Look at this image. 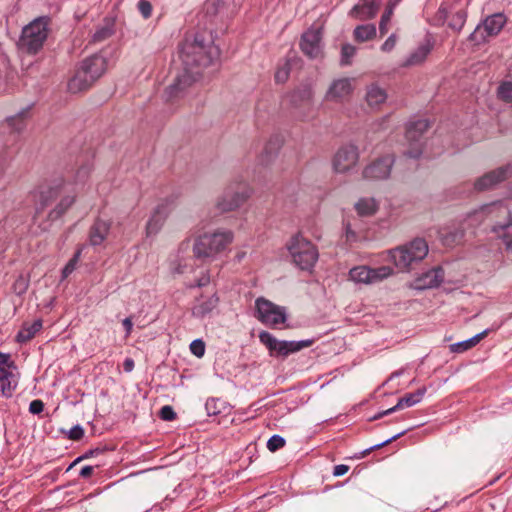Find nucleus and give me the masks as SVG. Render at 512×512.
<instances>
[{
    "mask_svg": "<svg viewBox=\"0 0 512 512\" xmlns=\"http://www.w3.org/2000/svg\"><path fill=\"white\" fill-rule=\"evenodd\" d=\"M84 435V429L80 425H75L69 430V438L72 440H80Z\"/></svg>",
    "mask_w": 512,
    "mask_h": 512,
    "instance_id": "nucleus-49",
    "label": "nucleus"
},
{
    "mask_svg": "<svg viewBox=\"0 0 512 512\" xmlns=\"http://www.w3.org/2000/svg\"><path fill=\"white\" fill-rule=\"evenodd\" d=\"M234 234L230 230L218 229L204 232L195 237L193 254L196 258H214L225 251L233 242Z\"/></svg>",
    "mask_w": 512,
    "mask_h": 512,
    "instance_id": "nucleus-4",
    "label": "nucleus"
},
{
    "mask_svg": "<svg viewBox=\"0 0 512 512\" xmlns=\"http://www.w3.org/2000/svg\"><path fill=\"white\" fill-rule=\"evenodd\" d=\"M27 288L28 280L23 276H19L13 284V290L18 295L25 293Z\"/></svg>",
    "mask_w": 512,
    "mask_h": 512,
    "instance_id": "nucleus-43",
    "label": "nucleus"
},
{
    "mask_svg": "<svg viewBox=\"0 0 512 512\" xmlns=\"http://www.w3.org/2000/svg\"><path fill=\"white\" fill-rule=\"evenodd\" d=\"M512 174L510 166L500 167L494 171L488 172L475 182V188L479 191L489 189L497 183L505 180Z\"/></svg>",
    "mask_w": 512,
    "mask_h": 512,
    "instance_id": "nucleus-22",
    "label": "nucleus"
},
{
    "mask_svg": "<svg viewBox=\"0 0 512 512\" xmlns=\"http://www.w3.org/2000/svg\"><path fill=\"white\" fill-rule=\"evenodd\" d=\"M292 262L302 270H310L318 260L317 247L301 234H296L287 243Z\"/></svg>",
    "mask_w": 512,
    "mask_h": 512,
    "instance_id": "nucleus-6",
    "label": "nucleus"
},
{
    "mask_svg": "<svg viewBox=\"0 0 512 512\" xmlns=\"http://www.w3.org/2000/svg\"><path fill=\"white\" fill-rule=\"evenodd\" d=\"M393 164L394 157L385 155L365 166L362 176L364 179L372 181L387 179L390 176Z\"/></svg>",
    "mask_w": 512,
    "mask_h": 512,
    "instance_id": "nucleus-16",
    "label": "nucleus"
},
{
    "mask_svg": "<svg viewBox=\"0 0 512 512\" xmlns=\"http://www.w3.org/2000/svg\"><path fill=\"white\" fill-rule=\"evenodd\" d=\"M122 324L126 330V336H129L131 334V331H132V327H133V323H132V320L130 317H127L125 318L123 321H122Z\"/></svg>",
    "mask_w": 512,
    "mask_h": 512,
    "instance_id": "nucleus-54",
    "label": "nucleus"
},
{
    "mask_svg": "<svg viewBox=\"0 0 512 512\" xmlns=\"http://www.w3.org/2000/svg\"><path fill=\"white\" fill-rule=\"evenodd\" d=\"M259 340L269 350L270 356L283 358L287 357L292 353H296L302 350L303 348L309 347L313 343L312 340H278L272 334L266 331H262L259 333Z\"/></svg>",
    "mask_w": 512,
    "mask_h": 512,
    "instance_id": "nucleus-8",
    "label": "nucleus"
},
{
    "mask_svg": "<svg viewBox=\"0 0 512 512\" xmlns=\"http://www.w3.org/2000/svg\"><path fill=\"white\" fill-rule=\"evenodd\" d=\"M189 248H190V240L186 239L180 243V245L178 247V251L184 253V252L188 251Z\"/></svg>",
    "mask_w": 512,
    "mask_h": 512,
    "instance_id": "nucleus-57",
    "label": "nucleus"
},
{
    "mask_svg": "<svg viewBox=\"0 0 512 512\" xmlns=\"http://www.w3.org/2000/svg\"><path fill=\"white\" fill-rule=\"evenodd\" d=\"M94 468L92 466H84L80 470V476L87 478L92 475Z\"/></svg>",
    "mask_w": 512,
    "mask_h": 512,
    "instance_id": "nucleus-55",
    "label": "nucleus"
},
{
    "mask_svg": "<svg viewBox=\"0 0 512 512\" xmlns=\"http://www.w3.org/2000/svg\"><path fill=\"white\" fill-rule=\"evenodd\" d=\"M489 331H490L489 329H486V330L476 334L475 336H473V337H471V338H469L467 340L451 344L449 346L450 352H452V353H463L465 351H468V350L472 349L482 339H484L488 335Z\"/></svg>",
    "mask_w": 512,
    "mask_h": 512,
    "instance_id": "nucleus-30",
    "label": "nucleus"
},
{
    "mask_svg": "<svg viewBox=\"0 0 512 512\" xmlns=\"http://www.w3.org/2000/svg\"><path fill=\"white\" fill-rule=\"evenodd\" d=\"M387 99V93L386 91L379 87L376 84H371L367 87L366 92V102L367 104L372 107L376 108L379 105L383 104Z\"/></svg>",
    "mask_w": 512,
    "mask_h": 512,
    "instance_id": "nucleus-31",
    "label": "nucleus"
},
{
    "mask_svg": "<svg viewBox=\"0 0 512 512\" xmlns=\"http://www.w3.org/2000/svg\"><path fill=\"white\" fill-rule=\"evenodd\" d=\"M397 43V37L395 34H391L386 41L381 45V50L385 53L391 52Z\"/></svg>",
    "mask_w": 512,
    "mask_h": 512,
    "instance_id": "nucleus-48",
    "label": "nucleus"
},
{
    "mask_svg": "<svg viewBox=\"0 0 512 512\" xmlns=\"http://www.w3.org/2000/svg\"><path fill=\"white\" fill-rule=\"evenodd\" d=\"M190 350L195 356L202 357L205 353V344L200 339L194 340L190 344Z\"/></svg>",
    "mask_w": 512,
    "mask_h": 512,
    "instance_id": "nucleus-45",
    "label": "nucleus"
},
{
    "mask_svg": "<svg viewBox=\"0 0 512 512\" xmlns=\"http://www.w3.org/2000/svg\"><path fill=\"white\" fill-rule=\"evenodd\" d=\"M355 87L354 78H339L330 84L325 99L331 102H343L348 99Z\"/></svg>",
    "mask_w": 512,
    "mask_h": 512,
    "instance_id": "nucleus-19",
    "label": "nucleus"
},
{
    "mask_svg": "<svg viewBox=\"0 0 512 512\" xmlns=\"http://www.w3.org/2000/svg\"><path fill=\"white\" fill-rule=\"evenodd\" d=\"M444 279V272L442 268H433L426 273H424L421 277H419L416 281V287L418 289H429L436 287L442 283Z\"/></svg>",
    "mask_w": 512,
    "mask_h": 512,
    "instance_id": "nucleus-27",
    "label": "nucleus"
},
{
    "mask_svg": "<svg viewBox=\"0 0 512 512\" xmlns=\"http://www.w3.org/2000/svg\"><path fill=\"white\" fill-rule=\"evenodd\" d=\"M429 123L427 120H418L411 123L406 131V139L410 142L411 148L405 152L409 158H418L422 154L420 138L427 131Z\"/></svg>",
    "mask_w": 512,
    "mask_h": 512,
    "instance_id": "nucleus-17",
    "label": "nucleus"
},
{
    "mask_svg": "<svg viewBox=\"0 0 512 512\" xmlns=\"http://www.w3.org/2000/svg\"><path fill=\"white\" fill-rule=\"evenodd\" d=\"M107 70V59L102 54H94L83 60L75 76L69 81L68 89L79 93L90 88Z\"/></svg>",
    "mask_w": 512,
    "mask_h": 512,
    "instance_id": "nucleus-3",
    "label": "nucleus"
},
{
    "mask_svg": "<svg viewBox=\"0 0 512 512\" xmlns=\"http://www.w3.org/2000/svg\"><path fill=\"white\" fill-rule=\"evenodd\" d=\"M498 96L503 101L512 104V82H504L498 88Z\"/></svg>",
    "mask_w": 512,
    "mask_h": 512,
    "instance_id": "nucleus-39",
    "label": "nucleus"
},
{
    "mask_svg": "<svg viewBox=\"0 0 512 512\" xmlns=\"http://www.w3.org/2000/svg\"><path fill=\"white\" fill-rule=\"evenodd\" d=\"M397 4V1L390 2L388 6L385 9V12L381 16V20L379 23V31L381 35H385L389 30V24L391 21V18L393 16L394 8Z\"/></svg>",
    "mask_w": 512,
    "mask_h": 512,
    "instance_id": "nucleus-38",
    "label": "nucleus"
},
{
    "mask_svg": "<svg viewBox=\"0 0 512 512\" xmlns=\"http://www.w3.org/2000/svg\"><path fill=\"white\" fill-rule=\"evenodd\" d=\"M279 148V139H271L265 146V153L267 154V157L270 158L271 156H273L278 151Z\"/></svg>",
    "mask_w": 512,
    "mask_h": 512,
    "instance_id": "nucleus-47",
    "label": "nucleus"
},
{
    "mask_svg": "<svg viewBox=\"0 0 512 512\" xmlns=\"http://www.w3.org/2000/svg\"><path fill=\"white\" fill-rule=\"evenodd\" d=\"M425 392H426L425 388H420L414 393H408V394L404 395L402 398L399 399L398 403L395 406L375 415L373 417V420L379 419L385 415H389L397 410L414 406L415 404L419 403L422 400Z\"/></svg>",
    "mask_w": 512,
    "mask_h": 512,
    "instance_id": "nucleus-23",
    "label": "nucleus"
},
{
    "mask_svg": "<svg viewBox=\"0 0 512 512\" xmlns=\"http://www.w3.org/2000/svg\"><path fill=\"white\" fill-rule=\"evenodd\" d=\"M48 17H39L24 27L19 46L27 53H37L48 36Z\"/></svg>",
    "mask_w": 512,
    "mask_h": 512,
    "instance_id": "nucleus-7",
    "label": "nucleus"
},
{
    "mask_svg": "<svg viewBox=\"0 0 512 512\" xmlns=\"http://www.w3.org/2000/svg\"><path fill=\"white\" fill-rule=\"evenodd\" d=\"M28 116H29V109H22L17 114L9 117L7 119V123L9 125V127H11L12 130H14L16 132H21L26 126V121L28 119Z\"/></svg>",
    "mask_w": 512,
    "mask_h": 512,
    "instance_id": "nucleus-35",
    "label": "nucleus"
},
{
    "mask_svg": "<svg viewBox=\"0 0 512 512\" xmlns=\"http://www.w3.org/2000/svg\"><path fill=\"white\" fill-rule=\"evenodd\" d=\"M440 18L448 22L450 28L460 31L466 21V12L461 1H455L451 5L443 4L439 8Z\"/></svg>",
    "mask_w": 512,
    "mask_h": 512,
    "instance_id": "nucleus-18",
    "label": "nucleus"
},
{
    "mask_svg": "<svg viewBox=\"0 0 512 512\" xmlns=\"http://www.w3.org/2000/svg\"><path fill=\"white\" fill-rule=\"evenodd\" d=\"M321 38V28L312 27L307 30L301 38L300 47L302 52L310 58L319 57L322 53Z\"/></svg>",
    "mask_w": 512,
    "mask_h": 512,
    "instance_id": "nucleus-21",
    "label": "nucleus"
},
{
    "mask_svg": "<svg viewBox=\"0 0 512 512\" xmlns=\"http://www.w3.org/2000/svg\"><path fill=\"white\" fill-rule=\"evenodd\" d=\"M172 202L165 200L157 205L146 225L148 237L156 235L163 227L165 220L172 211Z\"/></svg>",
    "mask_w": 512,
    "mask_h": 512,
    "instance_id": "nucleus-20",
    "label": "nucleus"
},
{
    "mask_svg": "<svg viewBox=\"0 0 512 512\" xmlns=\"http://www.w3.org/2000/svg\"><path fill=\"white\" fill-rule=\"evenodd\" d=\"M285 439L280 435H273L267 442V448L271 452H275L278 449L284 447Z\"/></svg>",
    "mask_w": 512,
    "mask_h": 512,
    "instance_id": "nucleus-41",
    "label": "nucleus"
},
{
    "mask_svg": "<svg viewBox=\"0 0 512 512\" xmlns=\"http://www.w3.org/2000/svg\"><path fill=\"white\" fill-rule=\"evenodd\" d=\"M42 328L40 319L34 320L32 323H25L17 334L18 342H27L31 340Z\"/></svg>",
    "mask_w": 512,
    "mask_h": 512,
    "instance_id": "nucleus-32",
    "label": "nucleus"
},
{
    "mask_svg": "<svg viewBox=\"0 0 512 512\" xmlns=\"http://www.w3.org/2000/svg\"><path fill=\"white\" fill-rule=\"evenodd\" d=\"M139 10L144 18H149L152 13V6L148 1H141L139 3Z\"/></svg>",
    "mask_w": 512,
    "mask_h": 512,
    "instance_id": "nucleus-52",
    "label": "nucleus"
},
{
    "mask_svg": "<svg viewBox=\"0 0 512 512\" xmlns=\"http://www.w3.org/2000/svg\"><path fill=\"white\" fill-rule=\"evenodd\" d=\"M81 252L78 251L76 254L69 260V262L65 265V267L62 270V277L67 278L76 268V265L79 261Z\"/></svg>",
    "mask_w": 512,
    "mask_h": 512,
    "instance_id": "nucleus-42",
    "label": "nucleus"
},
{
    "mask_svg": "<svg viewBox=\"0 0 512 512\" xmlns=\"http://www.w3.org/2000/svg\"><path fill=\"white\" fill-rule=\"evenodd\" d=\"M218 56V49L213 46L206 32H196L187 35L180 47L182 71L164 92L166 101L181 98L186 89L200 77L203 68L209 66Z\"/></svg>",
    "mask_w": 512,
    "mask_h": 512,
    "instance_id": "nucleus-1",
    "label": "nucleus"
},
{
    "mask_svg": "<svg viewBox=\"0 0 512 512\" xmlns=\"http://www.w3.org/2000/svg\"><path fill=\"white\" fill-rule=\"evenodd\" d=\"M256 310L257 318L265 325L277 327L286 321L285 309L264 298L256 300Z\"/></svg>",
    "mask_w": 512,
    "mask_h": 512,
    "instance_id": "nucleus-12",
    "label": "nucleus"
},
{
    "mask_svg": "<svg viewBox=\"0 0 512 512\" xmlns=\"http://www.w3.org/2000/svg\"><path fill=\"white\" fill-rule=\"evenodd\" d=\"M90 171L91 166L84 165L69 180L57 177L37 188L34 192V199L41 209L58 200L48 214L49 219H60L70 210L75 204L78 194L84 189Z\"/></svg>",
    "mask_w": 512,
    "mask_h": 512,
    "instance_id": "nucleus-2",
    "label": "nucleus"
},
{
    "mask_svg": "<svg viewBox=\"0 0 512 512\" xmlns=\"http://www.w3.org/2000/svg\"><path fill=\"white\" fill-rule=\"evenodd\" d=\"M19 372L9 354L0 353V391L11 397L18 385Z\"/></svg>",
    "mask_w": 512,
    "mask_h": 512,
    "instance_id": "nucleus-10",
    "label": "nucleus"
},
{
    "mask_svg": "<svg viewBox=\"0 0 512 512\" xmlns=\"http://www.w3.org/2000/svg\"><path fill=\"white\" fill-rule=\"evenodd\" d=\"M3 171H4V164L0 163V175L3 173Z\"/></svg>",
    "mask_w": 512,
    "mask_h": 512,
    "instance_id": "nucleus-60",
    "label": "nucleus"
},
{
    "mask_svg": "<svg viewBox=\"0 0 512 512\" xmlns=\"http://www.w3.org/2000/svg\"><path fill=\"white\" fill-rule=\"evenodd\" d=\"M161 419L165 421H172L176 418V413L169 405L163 406L159 412Z\"/></svg>",
    "mask_w": 512,
    "mask_h": 512,
    "instance_id": "nucleus-46",
    "label": "nucleus"
},
{
    "mask_svg": "<svg viewBox=\"0 0 512 512\" xmlns=\"http://www.w3.org/2000/svg\"><path fill=\"white\" fill-rule=\"evenodd\" d=\"M349 471V466L344 464H339L334 467L333 476L340 477L345 475Z\"/></svg>",
    "mask_w": 512,
    "mask_h": 512,
    "instance_id": "nucleus-53",
    "label": "nucleus"
},
{
    "mask_svg": "<svg viewBox=\"0 0 512 512\" xmlns=\"http://www.w3.org/2000/svg\"><path fill=\"white\" fill-rule=\"evenodd\" d=\"M381 0H372L371 2H365L363 4L355 5L350 15L359 20H367L373 18L379 9Z\"/></svg>",
    "mask_w": 512,
    "mask_h": 512,
    "instance_id": "nucleus-28",
    "label": "nucleus"
},
{
    "mask_svg": "<svg viewBox=\"0 0 512 512\" xmlns=\"http://www.w3.org/2000/svg\"><path fill=\"white\" fill-rule=\"evenodd\" d=\"M377 30L373 24L357 26L353 31V36L357 42H366L376 37Z\"/></svg>",
    "mask_w": 512,
    "mask_h": 512,
    "instance_id": "nucleus-33",
    "label": "nucleus"
},
{
    "mask_svg": "<svg viewBox=\"0 0 512 512\" xmlns=\"http://www.w3.org/2000/svg\"><path fill=\"white\" fill-rule=\"evenodd\" d=\"M431 49L432 45L429 42L421 44L407 57L403 62L402 67H411L422 64L431 52Z\"/></svg>",
    "mask_w": 512,
    "mask_h": 512,
    "instance_id": "nucleus-29",
    "label": "nucleus"
},
{
    "mask_svg": "<svg viewBox=\"0 0 512 512\" xmlns=\"http://www.w3.org/2000/svg\"><path fill=\"white\" fill-rule=\"evenodd\" d=\"M428 244L422 238L388 251L389 259L400 271H408L412 264L422 261L428 254Z\"/></svg>",
    "mask_w": 512,
    "mask_h": 512,
    "instance_id": "nucleus-5",
    "label": "nucleus"
},
{
    "mask_svg": "<svg viewBox=\"0 0 512 512\" xmlns=\"http://www.w3.org/2000/svg\"><path fill=\"white\" fill-rule=\"evenodd\" d=\"M219 299L213 294L211 296H201L192 307V315L196 318H204L209 315L218 305Z\"/></svg>",
    "mask_w": 512,
    "mask_h": 512,
    "instance_id": "nucleus-25",
    "label": "nucleus"
},
{
    "mask_svg": "<svg viewBox=\"0 0 512 512\" xmlns=\"http://www.w3.org/2000/svg\"><path fill=\"white\" fill-rule=\"evenodd\" d=\"M209 281H210L209 276H203V277H201V278L197 281L196 286H197V287L205 286V285H207V284L209 283Z\"/></svg>",
    "mask_w": 512,
    "mask_h": 512,
    "instance_id": "nucleus-58",
    "label": "nucleus"
},
{
    "mask_svg": "<svg viewBox=\"0 0 512 512\" xmlns=\"http://www.w3.org/2000/svg\"><path fill=\"white\" fill-rule=\"evenodd\" d=\"M107 34H108L107 31H98L94 35V40L100 41V40L104 39L107 36Z\"/></svg>",
    "mask_w": 512,
    "mask_h": 512,
    "instance_id": "nucleus-59",
    "label": "nucleus"
},
{
    "mask_svg": "<svg viewBox=\"0 0 512 512\" xmlns=\"http://www.w3.org/2000/svg\"><path fill=\"white\" fill-rule=\"evenodd\" d=\"M359 161V150L354 144L341 146L334 155L333 168L338 173H346L353 169Z\"/></svg>",
    "mask_w": 512,
    "mask_h": 512,
    "instance_id": "nucleus-14",
    "label": "nucleus"
},
{
    "mask_svg": "<svg viewBox=\"0 0 512 512\" xmlns=\"http://www.w3.org/2000/svg\"><path fill=\"white\" fill-rule=\"evenodd\" d=\"M344 238L347 244L352 245L364 239V235L350 221H346L344 223Z\"/></svg>",
    "mask_w": 512,
    "mask_h": 512,
    "instance_id": "nucleus-36",
    "label": "nucleus"
},
{
    "mask_svg": "<svg viewBox=\"0 0 512 512\" xmlns=\"http://www.w3.org/2000/svg\"><path fill=\"white\" fill-rule=\"evenodd\" d=\"M393 275V269L389 266L370 268L365 265L350 269L349 279L360 284H374L383 281Z\"/></svg>",
    "mask_w": 512,
    "mask_h": 512,
    "instance_id": "nucleus-11",
    "label": "nucleus"
},
{
    "mask_svg": "<svg viewBox=\"0 0 512 512\" xmlns=\"http://www.w3.org/2000/svg\"><path fill=\"white\" fill-rule=\"evenodd\" d=\"M124 370L126 372H131L134 369V361L131 358L125 359L123 363Z\"/></svg>",
    "mask_w": 512,
    "mask_h": 512,
    "instance_id": "nucleus-56",
    "label": "nucleus"
},
{
    "mask_svg": "<svg viewBox=\"0 0 512 512\" xmlns=\"http://www.w3.org/2000/svg\"><path fill=\"white\" fill-rule=\"evenodd\" d=\"M111 228L108 220L97 219L90 228L89 242L92 246L101 245L107 238Z\"/></svg>",
    "mask_w": 512,
    "mask_h": 512,
    "instance_id": "nucleus-24",
    "label": "nucleus"
},
{
    "mask_svg": "<svg viewBox=\"0 0 512 512\" xmlns=\"http://www.w3.org/2000/svg\"><path fill=\"white\" fill-rule=\"evenodd\" d=\"M440 238L444 245L453 246L462 240L463 231L455 230L452 232L448 231L447 229H443L440 231Z\"/></svg>",
    "mask_w": 512,
    "mask_h": 512,
    "instance_id": "nucleus-37",
    "label": "nucleus"
},
{
    "mask_svg": "<svg viewBox=\"0 0 512 512\" xmlns=\"http://www.w3.org/2000/svg\"><path fill=\"white\" fill-rule=\"evenodd\" d=\"M493 231L505 243L508 249L512 248V216L503 224H498V228H493Z\"/></svg>",
    "mask_w": 512,
    "mask_h": 512,
    "instance_id": "nucleus-34",
    "label": "nucleus"
},
{
    "mask_svg": "<svg viewBox=\"0 0 512 512\" xmlns=\"http://www.w3.org/2000/svg\"><path fill=\"white\" fill-rule=\"evenodd\" d=\"M252 189L245 183L230 184L217 199L215 206L220 212H230L243 205L251 196Z\"/></svg>",
    "mask_w": 512,
    "mask_h": 512,
    "instance_id": "nucleus-9",
    "label": "nucleus"
},
{
    "mask_svg": "<svg viewBox=\"0 0 512 512\" xmlns=\"http://www.w3.org/2000/svg\"><path fill=\"white\" fill-rule=\"evenodd\" d=\"M290 72L289 63L286 62L283 66L279 67L275 73V80L278 83H283L288 79Z\"/></svg>",
    "mask_w": 512,
    "mask_h": 512,
    "instance_id": "nucleus-44",
    "label": "nucleus"
},
{
    "mask_svg": "<svg viewBox=\"0 0 512 512\" xmlns=\"http://www.w3.org/2000/svg\"><path fill=\"white\" fill-rule=\"evenodd\" d=\"M403 434H404V432L398 433V434L392 436L391 438H389V439H387V440H385V441H383V442H381L379 444H376V445L372 446L371 448H369V449H367V450H365L363 452V456L367 455L371 450L379 449V448H381V447L391 443L392 441L396 440L397 438H399Z\"/></svg>",
    "mask_w": 512,
    "mask_h": 512,
    "instance_id": "nucleus-50",
    "label": "nucleus"
},
{
    "mask_svg": "<svg viewBox=\"0 0 512 512\" xmlns=\"http://www.w3.org/2000/svg\"><path fill=\"white\" fill-rule=\"evenodd\" d=\"M380 207V201L375 197H361L354 203V209L360 217L374 216Z\"/></svg>",
    "mask_w": 512,
    "mask_h": 512,
    "instance_id": "nucleus-26",
    "label": "nucleus"
},
{
    "mask_svg": "<svg viewBox=\"0 0 512 512\" xmlns=\"http://www.w3.org/2000/svg\"><path fill=\"white\" fill-rule=\"evenodd\" d=\"M472 216L487 219L493 223V228H498V224H503L510 219L511 211L507 204L498 201L482 206Z\"/></svg>",
    "mask_w": 512,
    "mask_h": 512,
    "instance_id": "nucleus-13",
    "label": "nucleus"
},
{
    "mask_svg": "<svg viewBox=\"0 0 512 512\" xmlns=\"http://www.w3.org/2000/svg\"><path fill=\"white\" fill-rule=\"evenodd\" d=\"M505 22L506 18L501 13L487 17L471 34L472 40L480 42L485 41L487 37L496 36L502 30Z\"/></svg>",
    "mask_w": 512,
    "mask_h": 512,
    "instance_id": "nucleus-15",
    "label": "nucleus"
},
{
    "mask_svg": "<svg viewBox=\"0 0 512 512\" xmlns=\"http://www.w3.org/2000/svg\"><path fill=\"white\" fill-rule=\"evenodd\" d=\"M44 409V403L42 400L36 399L33 400L29 405V412L32 414H39Z\"/></svg>",
    "mask_w": 512,
    "mask_h": 512,
    "instance_id": "nucleus-51",
    "label": "nucleus"
},
{
    "mask_svg": "<svg viewBox=\"0 0 512 512\" xmlns=\"http://www.w3.org/2000/svg\"><path fill=\"white\" fill-rule=\"evenodd\" d=\"M176 272H177V273H181L182 271H181L179 268H177V269H176Z\"/></svg>",
    "mask_w": 512,
    "mask_h": 512,
    "instance_id": "nucleus-61",
    "label": "nucleus"
},
{
    "mask_svg": "<svg viewBox=\"0 0 512 512\" xmlns=\"http://www.w3.org/2000/svg\"><path fill=\"white\" fill-rule=\"evenodd\" d=\"M356 54V47L351 44H345L341 50V63L343 65L350 64L351 58Z\"/></svg>",
    "mask_w": 512,
    "mask_h": 512,
    "instance_id": "nucleus-40",
    "label": "nucleus"
}]
</instances>
